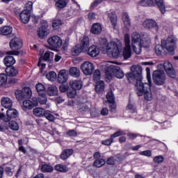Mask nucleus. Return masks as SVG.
Returning a JSON list of instances; mask_svg holds the SVG:
<instances>
[{"instance_id": "nucleus-47", "label": "nucleus", "mask_w": 178, "mask_h": 178, "mask_svg": "<svg viewBox=\"0 0 178 178\" xmlns=\"http://www.w3.org/2000/svg\"><path fill=\"white\" fill-rule=\"evenodd\" d=\"M106 99L109 104H113V102H115V95H113V92H108L106 95Z\"/></svg>"}, {"instance_id": "nucleus-60", "label": "nucleus", "mask_w": 178, "mask_h": 178, "mask_svg": "<svg viewBox=\"0 0 178 178\" xmlns=\"http://www.w3.org/2000/svg\"><path fill=\"white\" fill-rule=\"evenodd\" d=\"M67 90H69V86L63 85V84L60 86V91L61 92H66V91H67Z\"/></svg>"}, {"instance_id": "nucleus-43", "label": "nucleus", "mask_w": 178, "mask_h": 178, "mask_svg": "<svg viewBox=\"0 0 178 178\" xmlns=\"http://www.w3.org/2000/svg\"><path fill=\"white\" fill-rule=\"evenodd\" d=\"M41 170L42 172H44L46 173L51 172L54 171V167L44 164L42 165Z\"/></svg>"}, {"instance_id": "nucleus-42", "label": "nucleus", "mask_w": 178, "mask_h": 178, "mask_svg": "<svg viewBox=\"0 0 178 178\" xmlns=\"http://www.w3.org/2000/svg\"><path fill=\"white\" fill-rule=\"evenodd\" d=\"M35 88L37 92H38V94H44L45 92V86H44V84L41 83H38L36 84L35 86Z\"/></svg>"}, {"instance_id": "nucleus-1", "label": "nucleus", "mask_w": 178, "mask_h": 178, "mask_svg": "<svg viewBox=\"0 0 178 178\" xmlns=\"http://www.w3.org/2000/svg\"><path fill=\"white\" fill-rule=\"evenodd\" d=\"M100 45L102 47L103 49L106 50L107 55L110 58H115L118 59L122 51V42H110L108 43V40L105 38L100 40Z\"/></svg>"}, {"instance_id": "nucleus-25", "label": "nucleus", "mask_w": 178, "mask_h": 178, "mask_svg": "<svg viewBox=\"0 0 178 178\" xmlns=\"http://www.w3.org/2000/svg\"><path fill=\"white\" fill-rule=\"evenodd\" d=\"M95 91L97 94H102L105 91V83L103 81H99L96 83Z\"/></svg>"}, {"instance_id": "nucleus-44", "label": "nucleus", "mask_w": 178, "mask_h": 178, "mask_svg": "<svg viewBox=\"0 0 178 178\" xmlns=\"http://www.w3.org/2000/svg\"><path fill=\"white\" fill-rule=\"evenodd\" d=\"M165 161V158L162 155L156 156L153 159V162L156 163V165H159V163H162Z\"/></svg>"}, {"instance_id": "nucleus-2", "label": "nucleus", "mask_w": 178, "mask_h": 178, "mask_svg": "<svg viewBox=\"0 0 178 178\" xmlns=\"http://www.w3.org/2000/svg\"><path fill=\"white\" fill-rule=\"evenodd\" d=\"M175 47H176V38L169 37L167 40H161V45L157 44L154 51L159 56L164 52H168L170 55H175Z\"/></svg>"}, {"instance_id": "nucleus-26", "label": "nucleus", "mask_w": 178, "mask_h": 178, "mask_svg": "<svg viewBox=\"0 0 178 178\" xmlns=\"http://www.w3.org/2000/svg\"><path fill=\"white\" fill-rule=\"evenodd\" d=\"M108 16L113 29H116V24H118V17H116V14L113 11H110L108 13Z\"/></svg>"}, {"instance_id": "nucleus-27", "label": "nucleus", "mask_w": 178, "mask_h": 178, "mask_svg": "<svg viewBox=\"0 0 178 178\" xmlns=\"http://www.w3.org/2000/svg\"><path fill=\"white\" fill-rule=\"evenodd\" d=\"M3 62L4 65H6L7 67H9L16 63V60H15V58L12 56H7L4 58Z\"/></svg>"}, {"instance_id": "nucleus-39", "label": "nucleus", "mask_w": 178, "mask_h": 178, "mask_svg": "<svg viewBox=\"0 0 178 178\" xmlns=\"http://www.w3.org/2000/svg\"><path fill=\"white\" fill-rule=\"evenodd\" d=\"M46 77L49 81H55L58 77V75H56V72L51 71L47 74Z\"/></svg>"}, {"instance_id": "nucleus-15", "label": "nucleus", "mask_w": 178, "mask_h": 178, "mask_svg": "<svg viewBox=\"0 0 178 178\" xmlns=\"http://www.w3.org/2000/svg\"><path fill=\"white\" fill-rule=\"evenodd\" d=\"M143 26L144 29H147V30H154L155 31H158L159 30V26H158V24L154 19H146L143 22Z\"/></svg>"}, {"instance_id": "nucleus-37", "label": "nucleus", "mask_w": 178, "mask_h": 178, "mask_svg": "<svg viewBox=\"0 0 178 178\" xmlns=\"http://www.w3.org/2000/svg\"><path fill=\"white\" fill-rule=\"evenodd\" d=\"M158 8L160 9L161 13L164 14L166 12V9L165 8V4L163 3V0H154Z\"/></svg>"}, {"instance_id": "nucleus-30", "label": "nucleus", "mask_w": 178, "mask_h": 178, "mask_svg": "<svg viewBox=\"0 0 178 178\" xmlns=\"http://www.w3.org/2000/svg\"><path fill=\"white\" fill-rule=\"evenodd\" d=\"M54 1L56 2L55 6L58 10L63 9L67 5V0H54Z\"/></svg>"}, {"instance_id": "nucleus-23", "label": "nucleus", "mask_w": 178, "mask_h": 178, "mask_svg": "<svg viewBox=\"0 0 178 178\" xmlns=\"http://www.w3.org/2000/svg\"><path fill=\"white\" fill-rule=\"evenodd\" d=\"M1 105L6 109H10L13 105V102L9 97H3L1 100Z\"/></svg>"}, {"instance_id": "nucleus-13", "label": "nucleus", "mask_w": 178, "mask_h": 178, "mask_svg": "<svg viewBox=\"0 0 178 178\" xmlns=\"http://www.w3.org/2000/svg\"><path fill=\"white\" fill-rule=\"evenodd\" d=\"M95 69L94 64L90 61H85L81 65V70L85 76H91Z\"/></svg>"}, {"instance_id": "nucleus-11", "label": "nucleus", "mask_w": 178, "mask_h": 178, "mask_svg": "<svg viewBox=\"0 0 178 178\" xmlns=\"http://www.w3.org/2000/svg\"><path fill=\"white\" fill-rule=\"evenodd\" d=\"M125 47L122 55L124 59H129L131 56V46H130V35L125 34L124 37Z\"/></svg>"}, {"instance_id": "nucleus-50", "label": "nucleus", "mask_w": 178, "mask_h": 178, "mask_svg": "<svg viewBox=\"0 0 178 178\" xmlns=\"http://www.w3.org/2000/svg\"><path fill=\"white\" fill-rule=\"evenodd\" d=\"M118 162V156H112L108 159L106 163L107 165H115Z\"/></svg>"}, {"instance_id": "nucleus-8", "label": "nucleus", "mask_w": 178, "mask_h": 178, "mask_svg": "<svg viewBox=\"0 0 178 178\" xmlns=\"http://www.w3.org/2000/svg\"><path fill=\"white\" fill-rule=\"evenodd\" d=\"M153 81H154L156 86H162V84H165V81H166V74L165 72L157 70L153 72L152 74Z\"/></svg>"}, {"instance_id": "nucleus-17", "label": "nucleus", "mask_w": 178, "mask_h": 178, "mask_svg": "<svg viewBox=\"0 0 178 178\" xmlns=\"http://www.w3.org/2000/svg\"><path fill=\"white\" fill-rule=\"evenodd\" d=\"M23 47V42L19 38H15L10 42V47L13 51L20 49Z\"/></svg>"}, {"instance_id": "nucleus-53", "label": "nucleus", "mask_w": 178, "mask_h": 178, "mask_svg": "<svg viewBox=\"0 0 178 178\" xmlns=\"http://www.w3.org/2000/svg\"><path fill=\"white\" fill-rule=\"evenodd\" d=\"M140 155H143V156H152V152L151 150H145L142 151L139 153Z\"/></svg>"}, {"instance_id": "nucleus-33", "label": "nucleus", "mask_w": 178, "mask_h": 178, "mask_svg": "<svg viewBox=\"0 0 178 178\" xmlns=\"http://www.w3.org/2000/svg\"><path fill=\"white\" fill-rule=\"evenodd\" d=\"M70 76L72 77H80V70L76 67H72L70 69Z\"/></svg>"}, {"instance_id": "nucleus-7", "label": "nucleus", "mask_w": 178, "mask_h": 178, "mask_svg": "<svg viewBox=\"0 0 178 178\" xmlns=\"http://www.w3.org/2000/svg\"><path fill=\"white\" fill-rule=\"evenodd\" d=\"M90 45V39L87 36H84L81 42V47L80 46H76L72 48V54L74 56H79L80 54H81L82 51H87Z\"/></svg>"}, {"instance_id": "nucleus-19", "label": "nucleus", "mask_w": 178, "mask_h": 178, "mask_svg": "<svg viewBox=\"0 0 178 178\" xmlns=\"http://www.w3.org/2000/svg\"><path fill=\"white\" fill-rule=\"evenodd\" d=\"M31 16V13L29 10H23L19 14V19L24 24H27L30 22Z\"/></svg>"}, {"instance_id": "nucleus-38", "label": "nucleus", "mask_w": 178, "mask_h": 178, "mask_svg": "<svg viewBox=\"0 0 178 178\" xmlns=\"http://www.w3.org/2000/svg\"><path fill=\"white\" fill-rule=\"evenodd\" d=\"M47 95L45 93H40L39 97L38 98V102L40 104V105H45L47 104Z\"/></svg>"}, {"instance_id": "nucleus-22", "label": "nucleus", "mask_w": 178, "mask_h": 178, "mask_svg": "<svg viewBox=\"0 0 178 178\" xmlns=\"http://www.w3.org/2000/svg\"><path fill=\"white\" fill-rule=\"evenodd\" d=\"M6 72L7 76H9L10 77H15V76H17V74H19V70L15 68L13 66H10L6 68Z\"/></svg>"}, {"instance_id": "nucleus-57", "label": "nucleus", "mask_w": 178, "mask_h": 178, "mask_svg": "<svg viewBox=\"0 0 178 178\" xmlns=\"http://www.w3.org/2000/svg\"><path fill=\"white\" fill-rule=\"evenodd\" d=\"M146 72H147V84H149L152 86L151 83V72H149V68H146Z\"/></svg>"}, {"instance_id": "nucleus-24", "label": "nucleus", "mask_w": 178, "mask_h": 178, "mask_svg": "<svg viewBox=\"0 0 178 178\" xmlns=\"http://www.w3.org/2000/svg\"><path fill=\"white\" fill-rule=\"evenodd\" d=\"M70 87L72 88L74 90H80L83 88V81L81 80H74L70 82Z\"/></svg>"}, {"instance_id": "nucleus-52", "label": "nucleus", "mask_w": 178, "mask_h": 178, "mask_svg": "<svg viewBox=\"0 0 178 178\" xmlns=\"http://www.w3.org/2000/svg\"><path fill=\"white\" fill-rule=\"evenodd\" d=\"M44 117L47 120H49L50 122H54L55 120V117L51 114V112L49 111H46L44 113Z\"/></svg>"}, {"instance_id": "nucleus-9", "label": "nucleus", "mask_w": 178, "mask_h": 178, "mask_svg": "<svg viewBox=\"0 0 178 178\" xmlns=\"http://www.w3.org/2000/svg\"><path fill=\"white\" fill-rule=\"evenodd\" d=\"M47 42L54 51H56V49H59L60 47H62L63 41L62 38L58 35H53L48 38Z\"/></svg>"}, {"instance_id": "nucleus-58", "label": "nucleus", "mask_w": 178, "mask_h": 178, "mask_svg": "<svg viewBox=\"0 0 178 178\" xmlns=\"http://www.w3.org/2000/svg\"><path fill=\"white\" fill-rule=\"evenodd\" d=\"M5 172L7 176H13V171L12 170V168H10V167H6L5 168Z\"/></svg>"}, {"instance_id": "nucleus-36", "label": "nucleus", "mask_w": 178, "mask_h": 178, "mask_svg": "<svg viewBox=\"0 0 178 178\" xmlns=\"http://www.w3.org/2000/svg\"><path fill=\"white\" fill-rule=\"evenodd\" d=\"M139 6H154V0H140L138 2Z\"/></svg>"}, {"instance_id": "nucleus-40", "label": "nucleus", "mask_w": 178, "mask_h": 178, "mask_svg": "<svg viewBox=\"0 0 178 178\" xmlns=\"http://www.w3.org/2000/svg\"><path fill=\"white\" fill-rule=\"evenodd\" d=\"M47 94L51 97L56 95L58 94V88L56 86H49L47 90Z\"/></svg>"}, {"instance_id": "nucleus-61", "label": "nucleus", "mask_w": 178, "mask_h": 178, "mask_svg": "<svg viewBox=\"0 0 178 178\" xmlns=\"http://www.w3.org/2000/svg\"><path fill=\"white\" fill-rule=\"evenodd\" d=\"M76 94H77V92L73 90L67 92V97H69V98H74L76 97Z\"/></svg>"}, {"instance_id": "nucleus-28", "label": "nucleus", "mask_w": 178, "mask_h": 178, "mask_svg": "<svg viewBox=\"0 0 178 178\" xmlns=\"http://www.w3.org/2000/svg\"><path fill=\"white\" fill-rule=\"evenodd\" d=\"M13 28L12 26H3L0 27V35H9L12 34Z\"/></svg>"}, {"instance_id": "nucleus-59", "label": "nucleus", "mask_w": 178, "mask_h": 178, "mask_svg": "<svg viewBox=\"0 0 178 178\" xmlns=\"http://www.w3.org/2000/svg\"><path fill=\"white\" fill-rule=\"evenodd\" d=\"M113 143V139L110 138L108 140H104L102 142L104 145H111Z\"/></svg>"}, {"instance_id": "nucleus-29", "label": "nucleus", "mask_w": 178, "mask_h": 178, "mask_svg": "<svg viewBox=\"0 0 178 178\" xmlns=\"http://www.w3.org/2000/svg\"><path fill=\"white\" fill-rule=\"evenodd\" d=\"M122 22L126 29H130V27L131 26V23L130 22V18L127 13H125L122 15Z\"/></svg>"}, {"instance_id": "nucleus-64", "label": "nucleus", "mask_w": 178, "mask_h": 178, "mask_svg": "<svg viewBox=\"0 0 178 178\" xmlns=\"http://www.w3.org/2000/svg\"><path fill=\"white\" fill-rule=\"evenodd\" d=\"M101 113H102V116H106V115H108V113H109V111L106 108H102Z\"/></svg>"}, {"instance_id": "nucleus-6", "label": "nucleus", "mask_w": 178, "mask_h": 178, "mask_svg": "<svg viewBox=\"0 0 178 178\" xmlns=\"http://www.w3.org/2000/svg\"><path fill=\"white\" fill-rule=\"evenodd\" d=\"M143 68L140 65H132L131 67V72L127 74L128 80H136V83H143Z\"/></svg>"}, {"instance_id": "nucleus-16", "label": "nucleus", "mask_w": 178, "mask_h": 178, "mask_svg": "<svg viewBox=\"0 0 178 178\" xmlns=\"http://www.w3.org/2000/svg\"><path fill=\"white\" fill-rule=\"evenodd\" d=\"M164 70H165V72L167 73L168 77H170L171 79H175L176 77V71L175 70V68H173V65L170 62L166 61L164 63Z\"/></svg>"}, {"instance_id": "nucleus-4", "label": "nucleus", "mask_w": 178, "mask_h": 178, "mask_svg": "<svg viewBox=\"0 0 178 178\" xmlns=\"http://www.w3.org/2000/svg\"><path fill=\"white\" fill-rule=\"evenodd\" d=\"M152 85L148 84L147 83H140L139 82L138 84H136V94H138L139 97L144 95V98L146 101H152Z\"/></svg>"}, {"instance_id": "nucleus-48", "label": "nucleus", "mask_w": 178, "mask_h": 178, "mask_svg": "<svg viewBox=\"0 0 178 178\" xmlns=\"http://www.w3.org/2000/svg\"><path fill=\"white\" fill-rule=\"evenodd\" d=\"M94 166H95L96 168H102V166H104V165H105V160L101 159H97L94 163H93Z\"/></svg>"}, {"instance_id": "nucleus-62", "label": "nucleus", "mask_w": 178, "mask_h": 178, "mask_svg": "<svg viewBox=\"0 0 178 178\" xmlns=\"http://www.w3.org/2000/svg\"><path fill=\"white\" fill-rule=\"evenodd\" d=\"M51 55H52V52L46 51L43 56L44 60H49V57L51 56Z\"/></svg>"}, {"instance_id": "nucleus-3", "label": "nucleus", "mask_w": 178, "mask_h": 178, "mask_svg": "<svg viewBox=\"0 0 178 178\" xmlns=\"http://www.w3.org/2000/svg\"><path fill=\"white\" fill-rule=\"evenodd\" d=\"M102 67L104 69L106 77L108 80H112V77H113V76L117 79H123V77H124V73L120 67L115 66L111 62L103 63Z\"/></svg>"}, {"instance_id": "nucleus-34", "label": "nucleus", "mask_w": 178, "mask_h": 178, "mask_svg": "<svg viewBox=\"0 0 178 178\" xmlns=\"http://www.w3.org/2000/svg\"><path fill=\"white\" fill-rule=\"evenodd\" d=\"M55 170L57 172H61L63 173H66V172H69V168L67 166L63 164H57L54 167Z\"/></svg>"}, {"instance_id": "nucleus-5", "label": "nucleus", "mask_w": 178, "mask_h": 178, "mask_svg": "<svg viewBox=\"0 0 178 178\" xmlns=\"http://www.w3.org/2000/svg\"><path fill=\"white\" fill-rule=\"evenodd\" d=\"M131 48L136 54V55H140L141 54V49L144 47V40L141 35L138 32H134L131 36Z\"/></svg>"}, {"instance_id": "nucleus-45", "label": "nucleus", "mask_w": 178, "mask_h": 178, "mask_svg": "<svg viewBox=\"0 0 178 178\" xmlns=\"http://www.w3.org/2000/svg\"><path fill=\"white\" fill-rule=\"evenodd\" d=\"M8 124V127L11 130H14L15 131H17V130H19V124H17V122H16L15 121H10Z\"/></svg>"}, {"instance_id": "nucleus-49", "label": "nucleus", "mask_w": 178, "mask_h": 178, "mask_svg": "<svg viewBox=\"0 0 178 178\" xmlns=\"http://www.w3.org/2000/svg\"><path fill=\"white\" fill-rule=\"evenodd\" d=\"M127 111H129L131 113H135L136 109V106H134V104L133 102H129L128 105L127 106Z\"/></svg>"}, {"instance_id": "nucleus-54", "label": "nucleus", "mask_w": 178, "mask_h": 178, "mask_svg": "<svg viewBox=\"0 0 178 178\" xmlns=\"http://www.w3.org/2000/svg\"><path fill=\"white\" fill-rule=\"evenodd\" d=\"M32 9H33V2L28 1L25 4V9L24 10H28V12H31Z\"/></svg>"}, {"instance_id": "nucleus-55", "label": "nucleus", "mask_w": 178, "mask_h": 178, "mask_svg": "<svg viewBox=\"0 0 178 178\" xmlns=\"http://www.w3.org/2000/svg\"><path fill=\"white\" fill-rule=\"evenodd\" d=\"M122 134H124V132L122 130H119L115 134H112L111 137L113 140V138H116V137H119V136H122Z\"/></svg>"}, {"instance_id": "nucleus-35", "label": "nucleus", "mask_w": 178, "mask_h": 178, "mask_svg": "<svg viewBox=\"0 0 178 178\" xmlns=\"http://www.w3.org/2000/svg\"><path fill=\"white\" fill-rule=\"evenodd\" d=\"M73 152L74 151L72 149H65L62 152L60 158L65 161V159H67V158H69V156H70Z\"/></svg>"}, {"instance_id": "nucleus-51", "label": "nucleus", "mask_w": 178, "mask_h": 178, "mask_svg": "<svg viewBox=\"0 0 178 178\" xmlns=\"http://www.w3.org/2000/svg\"><path fill=\"white\" fill-rule=\"evenodd\" d=\"M101 79V72L99 70H96L93 74V80L94 81H98V80Z\"/></svg>"}, {"instance_id": "nucleus-56", "label": "nucleus", "mask_w": 178, "mask_h": 178, "mask_svg": "<svg viewBox=\"0 0 178 178\" xmlns=\"http://www.w3.org/2000/svg\"><path fill=\"white\" fill-rule=\"evenodd\" d=\"M101 3H102V0H95L91 3L90 8L93 9V8H97Z\"/></svg>"}, {"instance_id": "nucleus-46", "label": "nucleus", "mask_w": 178, "mask_h": 178, "mask_svg": "<svg viewBox=\"0 0 178 178\" xmlns=\"http://www.w3.org/2000/svg\"><path fill=\"white\" fill-rule=\"evenodd\" d=\"M62 26V21L59 19H54L52 23V27L54 30L59 29Z\"/></svg>"}, {"instance_id": "nucleus-14", "label": "nucleus", "mask_w": 178, "mask_h": 178, "mask_svg": "<svg viewBox=\"0 0 178 178\" xmlns=\"http://www.w3.org/2000/svg\"><path fill=\"white\" fill-rule=\"evenodd\" d=\"M41 26L38 30V34L40 38H44L49 34V29H48V22L44 19L40 21Z\"/></svg>"}, {"instance_id": "nucleus-32", "label": "nucleus", "mask_w": 178, "mask_h": 178, "mask_svg": "<svg viewBox=\"0 0 178 178\" xmlns=\"http://www.w3.org/2000/svg\"><path fill=\"white\" fill-rule=\"evenodd\" d=\"M101 31H102V26L98 24H94L91 28V33H92V34H99V33H101Z\"/></svg>"}, {"instance_id": "nucleus-21", "label": "nucleus", "mask_w": 178, "mask_h": 178, "mask_svg": "<svg viewBox=\"0 0 178 178\" xmlns=\"http://www.w3.org/2000/svg\"><path fill=\"white\" fill-rule=\"evenodd\" d=\"M88 54L89 56H91V58L98 56V55H99V48L95 45L90 47L88 49Z\"/></svg>"}, {"instance_id": "nucleus-12", "label": "nucleus", "mask_w": 178, "mask_h": 178, "mask_svg": "<svg viewBox=\"0 0 178 178\" xmlns=\"http://www.w3.org/2000/svg\"><path fill=\"white\" fill-rule=\"evenodd\" d=\"M7 118L5 117V114H0V120H3L6 123H8L10 119H15L17 116H19V113L15 108H8L6 111Z\"/></svg>"}, {"instance_id": "nucleus-41", "label": "nucleus", "mask_w": 178, "mask_h": 178, "mask_svg": "<svg viewBox=\"0 0 178 178\" xmlns=\"http://www.w3.org/2000/svg\"><path fill=\"white\" fill-rule=\"evenodd\" d=\"M6 83H8V75L6 74H0V87L6 86Z\"/></svg>"}, {"instance_id": "nucleus-63", "label": "nucleus", "mask_w": 178, "mask_h": 178, "mask_svg": "<svg viewBox=\"0 0 178 178\" xmlns=\"http://www.w3.org/2000/svg\"><path fill=\"white\" fill-rule=\"evenodd\" d=\"M67 136L70 137H76L77 136V132L74 130H70L68 132H67Z\"/></svg>"}, {"instance_id": "nucleus-20", "label": "nucleus", "mask_w": 178, "mask_h": 178, "mask_svg": "<svg viewBox=\"0 0 178 178\" xmlns=\"http://www.w3.org/2000/svg\"><path fill=\"white\" fill-rule=\"evenodd\" d=\"M69 79V75H67V71L66 70H60L58 75V81L61 84H63L67 81Z\"/></svg>"}, {"instance_id": "nucleus-18", "label": "nucleus", "mask_w": 178, "mask_h": 178, "mask_svg": "<svg viewBox=\"0 0 178 178\" xmlns=\"http://www.w3.org/2000/svg\"><path fill=\"white\" fill-rule=\"evenodd\" d=\"M38 105V101L37 98L34 97L32 101L24 100L22 102L23 109H33V108Z\"/></svg>"}, {"instance_id": "nucleus-10", "label": "nucleus", "mask_w": 178, "mask_h": 178, "mask_svg": "<svg viewBox=\"0 0 178 178\" xmlns=\"http://www.w3.org/2000/svg\"><path fill=\"white\" fill-rule=\"evenodd\" d=\"M33 95V92L30 88H25L22 90H17L15 96L17 101H23V99H29Z\"/></svg>"}, {"instance_id": "nucleus-31", "label": "nucleus", "mask_w": 178, "mask_h": 178, "mask_svg": "<svg viewBox=\"0 0 178 178\" xmlns=\"http://www.w3.org/2000/svg\"><path fill=\"white\" fill-rule=\"evenodd\" d=\"M45 112L47 111L42 108H35L33 109V115L38 116V118H42V116H44Z\"/></svg>"}]
</instances>
